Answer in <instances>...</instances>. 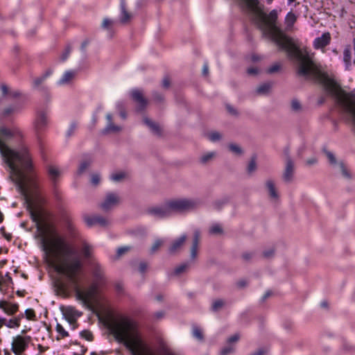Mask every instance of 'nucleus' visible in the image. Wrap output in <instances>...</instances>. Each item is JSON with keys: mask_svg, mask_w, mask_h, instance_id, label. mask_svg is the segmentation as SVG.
Segmentation results:
<instances>
[{"mask_svg": "<svg viewBox=\"0 0 355 355\" xmlns=\"http://www.w3.org/2000/svg\"><path fill=\"white\" fill-rule=\"evenodd\" d=\"M36 222L41 248L44 252L46 262L58 273L65 276L73 285L75 295L86 308L92 309L98 286L93 284L87 288L78 286V277L83 268V262L73 246L60 236L51 223L41 220L33 216Z\"/></svg>", "mask_w": 355, "mask_h": 355, "instance_id": "obj_1", "label": "nucleus"}, {"mask_svg": "<svg viewBox=\"0 0 355 355\" xmlns=\"http://www.w3.org/2000/svg\"><path fill=\"white\" fill-rule=\"evenodd\" d=\"M259 28L264 35L270 37L282 49L286 51L289 57L298 61L297 73L317 81L322 85L325 90L334 97L339 107L343 119L352 125L355 124V95L343 90L340 85L329 75L322 71L309 56L301 50L291 37L286 35L275 24H258Z\"/></svg>", "mask_w": 355, "mask_h": 355, "instance_id": "obj_2", "label": "nucleus"}, {"mask_svg": "<svg viewBox=\"0 0 355 355\" xmlns=\"http://www.w3.org/2000/svg\"><path fill=\"white\" fill-rule=\"evenodd\" d=\"M171 214L173 212H182L193 209L196 202L193 200L180 198L167 201Z\"/></svg>", "mask_w": 355, "mask_h": 355, "instance_id": "obj_3", "label": "nucleus"}, {"mask_svg": "<svg viewBox=\"0 0 355 355\" xmlns=\"http://www.w3.org/2000/svg\"><path fill=\"white\" fill-rule=\"evenodd\" d=\"M327 159H329V164L334 168H338L341 173L343 178L347 181H351L353 179V173L349 171L346 164L343 161H338L336 156L330 151H324Z\"/></svg>", "mask_w": 355, "mask_h": 355, "instance_id": "obj_4", "label": "nucleus"}, {"mask_svg": "<svg viewBox=\"0 0 355 355\" xmlns=\"http://www.w3.org/2000/svg\"><path fill=\"white\" fill-rule=\"evenodd\" d=\"M130 97L136 104L137 111H144L148 105V101L146 98L143 90L139 89H132L130 92Z\"/></svg>", "mask_w": 355, "mask_h": 355, "instance_id": "obj_5", "label": "nucleus"}, {"mask_svg": "<svg viewBox=\"0 0 355 355\" xmlns=\"http://www.w3.org/2000/svg\"><path fill=\"white\" fill-rule=\"evenodd\" d=\"M30 340V337L21 335L14 337L12 342V352L16 355L23 354L28 347Z\"/></svg>", "mask_w": 355, "mask_h": 355, "instance_id": "obj_6", "label": "nucleus"}, {"mask_svg": "<svg viewBox=\"0 0 355 355\" xmlns=\"http://www.w3.org/2000/svg\"><path fill=\"white\" fill-rule=\"evenodd\" d=\"M286 155V164L285 168L282 174V179L284 182L290 183L293 180L295 175V164L293 160L289 155L288 150L285 152Z\"/></svg>", "mask_w": 355, "mask_h": 355, "instance_id": "obj_7", "label": "nucleus"}, {"mask_svg": "<svg viewBox=\"0 0 355 355\" xmlns=\"http://www.w3.org/2000/svg\"><path fill=\"white\" fill-rule=\"evenodd\" d=\"M187 240L186 235H182L180 238L173 240L168 246V253L172 255L178 254L183 249Z\"/></svg>", "mask_w": 355, "mask_h": 355, "instance_id": "obj_8", "label": "nucleus"}, {"mask_svg": "<svg viewBox=\"0 0 355 355\" xmlns=\"http://www.w3.org/2000/svg\"><path fill=\"white\" fill-rule=\"evenodd\" d=\"M119 202V196L116 193H110L106 196L104 201L101 203V207L103 211H107L114 206H116Z\"/></svg>", "mask_w": 355, "mask_h": 355, "instance_id": "obj_9", "label": "nucleus"}, {"mask_svg": "<svg viewBox=\"0 0 355 355\" xmlns=\"http://www.w3.org/2000/svg\"><path fill=\"white\" fill-rule=\"evenodd\" d=\"M84 220L89 226L98 225L101 227H106L110 224L107 218L101 216H85Z\"/></svg>", "mask_w": 355, "mask_h": 355, "instance_id": "obj_10", "label": "nucleus"}, {"mask_svg": "<svg viewBox=\"0 0 355 355\" xmlns=\"http://www.w3.org/2000/svg\"><path fill=\"white\" fill-rule=\"evenodd\" d=\"M149 213L157 218H164L171 215L167 201L161 206L150 208Z\"/></svg>", "mask_w": 355, "mask_h": 355, "instance_id": "obj_11", "label": "nucleus"}, {"mask_svg": "<svg viewBox=\"0 0 355 355\" xmlns=\"http://www.w3.org/2000/svg\"><path fill=\"white\" fill-rule=\"evenodd\" d=\"M0 309L6 314L12 315L17 312L19 305L16 303H12L6 300L0 301Z\"/></svg>", "mask_w": 355, "mask_h": 355, "instance_id": "obj_12", "label": "nucleus"}, {"mask_svg": "<svg viewBox=\"0 0 355 355\" xmlns=\"http://www.w3.org/2000/svg\"><path fill=\"white\" fill-rule=\"evenodd\" d=\"M200 241V232L199 230H196L193 233V239L191 248V258L193 260L197 258Z\"/></svg>", "mask_w": 355, "mask_h": 355, "instance_id": "obj_13", "label": "nucleus"}, {"mask_svg": "<svg viewBox=\"0 0 355 355\" xmlns=\"http://www.w3.org/2000/svg\"><path fill=\"white\" fill-rule=\"evenodd\" d=\"M331 41V35L327 32L322 34L320 37L315 40L313 45L315 49H322L329 44Z\"/></svg>", "mask_w": 355, "mask_h": 355, "instance_id": "obj_14", "label": "nucleus"}, {"mask_svg": "<svg viewBox=\"0 0 355 355\" xmlns=\"http://www.w3.org/2000/svg\"><path fill=\"white\" fill-rule=\"evenodd\" d=\"M47 171L50 179L53 182V184L55 185L61 175V171L57 166L54 165H49L47 166Z\"/></svg>", "mask_w": 355, "mask_h": 355, "instance_id": "obj_15", "label": "nucleus"}, {"mask_svg": "<svg viewBox=\"0 0 355 355\" xmlns=\"http://www.w3.org/2000/svg\"><path fill=\"white\" fill-rule=\"evenodd\" d=\"M266 186L268 190L270 197L273 200L277 201L279 198V195L274 181L272 180H268L266 182Z\"/></svg>", "mask_w": 355, "mask_h": 355, "instance_id": "obj_16", "label": "nucleus"}, {"mask_svg": "<svg viewBox=\"0 0 355 355\" xmlns=\"http://www.w3.org/2000/svg\"><path fill=\"white\" fill-rule=\"evenodd\" d=\"M106 117L108 121V124H107L105 131L107 133H115V132H120L121 130V128L119 125H114L112 122V115L107 114Z\"/></svg>", "mask_w": 355, "mask_h": 355, "instance_id": "obj_17", "label": "nucleus"}, {"mask_svg": "<svg viewBox=\"0 0 355 355\" xmlns=\"http://www.w3.org/2000/svg\"><path fill=\"white\" fill-rule=\"evenodd\" d=\"M76 72L74 71H69L64 73L62 78L60 80L59 83L61 85L70 83L76 76Z\"/></svg>", "mask_w": 355, "mask_h": 355, "instance_id": "obj_18", "label": "nucleus"}, {"mask_svg": "<svg viewBox=\"0 0 355 355\" xmlns=\"http://www.w3.org/2000/svg\"><path fill=\"white\" fill-rule=\"evenodd\" d=\"M144 121L152 130V131L154 133L158 135H161L162 130L159 125L157 123L153 122L150 119L146 117L144 119Z\"/></svg>", "mask_w": 355, "mask_h": 355, "instance_id": "obj_19", "label": "nucleus"}, {"mask_svg": "<svg viewBox=\"0 0 355 355\" xmlns=\"http://www.w3.org/2000/svg\"><path fill=\"white\" fill-rule=\"evenodd\" d=\"M75 312L76 311L72 309H67L66 312L64 313V316L69 322V324L72 325L73 329H75L76 328V320L73 318Z\"/></svg>", "mask_w": 355, "mask_h": 355, "instance_id": "obj_20", "label": "nucleus"}, {"mask_svg": "<svg viewBox=\"0 0 355 355\" xmlns=\"http://www.w3.org/2000/svg\"><path fill=\"white\" fill-rule=\"evenodd\" d=\"M23 315H21L8 320V322H6V327L10 329L19 327L20 326L21 319Z\"/></svg>", "mask_w": 355, "mask_h": 355, "instance_id": "obj_21", "label": "nucleus"}, {"mask_svg": "<svg viewBox=\"0 0 355 355\" xmlns=\"http://www.w3.org/2000/svg\"><path fill=\"white\" fill-rule=\"evenodd\" d=\"M271 87H272V84L270 83H266L260 85L257 88L256 92L258 94H261V95L266 94L270 92Z\"/></svg>", "mask_w": 355, "mask_h": 355, "instance_id": "obj_22", "label": "nucleus"}, {"mask_svg": "<svg viewBox=\"0 0 355 355\" xmlns=\"http://www.w3.org/2000/svg\"><path fill=\"white\" fill-rule=\"evenodd\" d=\"M94 276L98 279L101 280L104 277V272L101 266L98 263H94L93 268Z\"/></svg>", "mask_w": 355, "mask_h": 355, "instance_id": "obj_23", "label": "nucleus"}, {"mask_svg": "<svg viewBox=\"0 0 355 355\" xmlns=\"http://www.w3.org/2000/svg\"><path fill=\"white\" fill-rule=\"evenodd\" d=\"M82 252L85 259H90L93 252L92 247L88 243H84L83 244Z\"/></svg>", "mask_w": 355, "mask_h": 355, "instance_id": "obj_24", "label": "nucleus"}, {"mask_svg": "<svg viewBox=\"0 0 355 355\" xmlns=\"http://www.w3.org/2000/svg\"><path fill=\"white\" fill-rule=\"evenodd\" d=\"M46 123V117L44 113L38 115L35 122V126L37 130L42 129Z\"/></svg>", "mask_w": 355, "mask_h": 355, "instance_id": "obj_25", "label": "nucleus"}, {"mask_svg": "<svg viewBox=\"0 0 355 355\" xmlns=\"http://www.w3.org/2000/svg\"><path fill=\"white\" fill-rule=\"evenodd\" d=\"M128 177V173L125 171H119L112 174L111 178L114 182L123 181Z\"/></svg>", "mask_w": 355, "mask_h": 355, "instance_id": "obj_26", "label": "nucleus"}, {"mask_svg": "<svg viewBox=\"0 0 355 355\" xmlns=\"http://www.w3.org/2000/svg\"><path fill=\"white\" fill-rule=\"evenodd\" d=\"M55 329L58 334L57 340L62 339L69 336L68 332L65 331L64 327L60 324H57Z\"/></svg>", "mask_w": 355, "mask_h": 355, "instance_id": "obj_27", "label": "nucleus"}, {"mask_svg": "<svg viewBox=\"0 0 355 355\" xmlns=\"http://www.w3.org/2000/svg\"><path fill=\"white\" fill-rule=\"evenodd\" d=\"M209 233L212 235H221L223 234V230L220 225L214 224L209 228Z\"/></svg>", "mask_w": 355, "mask_h": 355, "instance_id": "obj_28", "label": "nucleus"}, {"mask_svg": "<svg viewBox=\"0 0 355 355\" xmlns=\"http://www.w3.org/2000/svg\"><path fill=\"white\" fill-rule=\"evenodd\" d=\"M225 304V300L222 299H218L213 302L211 309L213 311H218L220 309H222Z\"/></svg>", "mask_w": 355, "mask_h": 355, "instance_id": "obj_29", "label": "nucleus"}, {"mask_svg": "<svg viewBox=\"0 0 355 355\" xmlns=\"http://www.w3.org/2000/svg\"><path fill=\"white\" fill-rule=\"evenodd\" d=\"M132 19V15L128 12L124 6L121 7V22H127Z\"/></svg>", "mask_w": 355, "mask_h": 355, "instance_id": "obj_30", "label": "nucleus"}, {"mask_svg": "<svg viewBox=\"0 0 355 355\" xmlns=\"http://www.w3.org/2000/svg\"><path fill=\"white\" fill-rule=\"evenodd\" d=\"M164 241L162 239H157L154 243L152 245L150 248V252L155 253L157 250L160 249V248L164 245Z\"/></svg>", "mask_w": 355, "mask_h": 355, "instance_id": "obj_31", "label": "nucleus"}, {"mask_svg": "<svg viewBox=\"0 0 355 355\" xmlns=\"http://www.w3.org/2000/svg\"><path fill=\"white\" fill-rule=\"evenodd\" d=\"M207 137L209 140L212 141H216L220 140L222 137V135L220 132L214 131L207 133Z\"/></svg>", "mask_w": 355, "mask_h": 355, "instance_id": "obj_32", "label": "nucleus"}, {"mask_svg": "<svg viewBox=\"0 0 355 355\" xmlns=\"http://www.w3.org/2000/svg\"><path fill=\"white\" fill-rule=\"evenodd\" d=\"M228 148L230 151L235 153L236 155H240L243 153L241 148L236 144H230L228 145Z\"/></svg>", "mask_w": 355, "mask_h": 355, "instance_id": "obj_33", "label": "nucleus"}, {"mask_svg": "<svg viewBox=\"0 0 355 355\" xmlns=\"http://www.w3.org/2000/svg\"><path fill=\"white\" fill-rule=\"evenodd\" d=\"M291 109L295 112H299L302 110V105L299 101L293 99L291 101Z\"/></svg>", "mask_w": 355, "mask_h": 355, "instance_id": "obj_34", "label": "nucleus"}, {"mask_svg": "<svg viewBox=\"0 0 355 355\" xmlns=\"http://www.w3.org/2000/svg\"><path fill=\"white\" fill-rule=\"evenodd\" d=\"M214 157H215V153H214V152L208 153L202 155L200 157V162L202 164H206L208 162H209L210 160L213 159Z\"/></svg>", "mask_w": 355, "mask_h": 355, "instance_id": "obj_35", "label": "nucleus"}, {"mask_svg": "<svg viewBox=\"0 0 355 355\" xmlns=\"http://www.w3.org/2000/svg\"><path fill=\"white\" fill-rule=\"evenodd\" d=\"M113 24H102L101 28L103 31L107 33L109 36H112L113 35Z\"/></svg>", "mask_w": 355, "mask_h": 355, "instance_id": "obj_36", "label": "nucleus"}, {"mask_svg": "<svg viewBox=\"0 0 355 355\" xmlns=\"http://www.w3.org/2000/svg\"><path fill=\"white\" fill-rule=\"evenodd\" d=\"M344 62L346 63L347 67L350 65V60H351V53L350 51L348 48L345 49L344 51Z\"/></svg>", "mask_w": 355, "mask_h": 355, "instance_id": "obj_37", "label": "nucleus"}, {"mask_svg": "<svg viewBox=\"0 0 355 355\" xmlns=\"http://www.w3.org/2000/svg\"><path fill=\"white\" fill-rule=\"evenodd\" d=\"M234 351V347L232 345L228 344V346L225 347L223 348L220 351L221 355H227L230 353H232Z\"/></svg>", "mask_w": 355, "mask_h": 355, "instance_id": "obj_38", "label": "nucleus"}, {"mask_svg": "<svg viewBox=\"0 0 355 355\" xmlns=\"http://www.w3.org/2000/svg\"><path fill=\"white\" fill-rule=\"evenodd\" d=\"M80 335L83 338L86 339L88 341H92L93 340V335L91 331L88 330H84L80 333Z\"/></svg>", "mask_w": 355, "mask_h": 355, "instance_id": "obj_39", "label": "nucleus"}, {"mask_svg": "<svg viewBox=\"0 0 355 355\" xmlns=\"http://www.w3.org/2000/svg\"><path fill=\"white\" fill-rule=\"evenodd\" d=\"M90 162L88 160L83 161L80 163V166L78 168V173H83L89 166Z\"/></svg>", "mask_w": 355, "mask_h": 355, "instance_id": "obj_40", "label": "nucleus"}, {"mask_svg": "<svg viewBox=\"0 0 355 355\" xmlns=\"http://www.w3.org/2000/svg\"><path fill=\"white\" fill-rule=\"evenodd\" d=\"M257 168V164H256V160L254 158H252L248 166V171L249 173H252L253 171H254Z\"/></svg>", "mask_w": 355, "mask_h": 355, "instance_id": "obj_41", "label": "nucleus"}, {"mask_svg": "<svg viewBox=\"0 0 355 355\" xmlns=\"http://www.w3.org/2000/svg\"><path fill=\"white\" fill-rule=\"evenodd\" d=\"M297 19L296 15L289 12L286 17V22H295Z\"/></svg>", "mask_w": 355, "mask_h": 355, "instance_id": "obj_42", "label": "nucleus"}, {"mask_svg": "<svg viewBox=\"0 0 355 355\" xmlns=\"http://www.w3.org/2000/svg\"><path fill=\"white\" fill-rule=\"evenodd\" d=\"M25 315L28 320H33L35 319V313L33 309H26L25 311Z\"/></svg>", "mask_w": 355, "mask_h": 355, "instance_id": "obj_43", "label": "nucleus"}, {"mask_svg": "<svg viewBox=\"0 0 355 355\" xmlns=\"http://www.w3.org/2000/svg\"><path fill=\"white\" fill-rule=\"evenodd\" d=\"M188 267L189 266L187 264H182L175 269L174 273L175 275H180V273L186 271Z\"/></svg>", "mask_w": 355, "mask_h": 355, "instance_id": "obj_44", "label": "nucleus"}, {"mask_svg": "<svg viewBox=\"0 0 355 355\" xmlns=\"http://www.w3.org/2000/svg\"><path fill=\"white\" fill-rule=\"evenodd\" d=\"M193 336L196 338H197L198 339H199V340L203 339V335H202V331L199 328L194 327L193 329Z\"/></svg>", "mask_w": 355, "mask_h": 355, "instance_id": "obj_45", "label": "nucleus"}, {"mask_svg": "<svg viewBox=\"0 0 355 355\" xmlns=\"http://www.w3.org/2000/svg\"><path fill=\"white\" fill-rule=\"evenodd\" d=\"M46 76L47 75L46 74L42 77L35 78L33 81L34 86L37 87L40 85H41L46 79Z\"/></svg>", "mask_w": 355, "mask_h": 355, "instance_id": "obj_46", "label": "nucleus"}, {"mask_svg": "<svg viewBox=\"0 0 355 355\" xmlns=\"http://www.w3.org/2000/svg\"><path fill=\"white\" fill-rule=\"evenodd\" d=\"M130 247H121L120 248L118 249L117 250V256L119 257L121 256H122L123 254H125L126 252H128V251H130Z\"/></svg>", "mask_w": 355, "mask_h": 355, "instance_id": "obj_47", "label": "nucleus"}, {"mask_svg": "<svg viewBox=\"0 0 355 355\" xmlns=\"http://www.w3.org/2000/svg\"><path fill=\"white\" fill-rule=\"evenodd\" d=\"M171 85V79L168 76H164L162 80V87L165 89L169 88Z\"/></svg>", "mask_w": 355, "mask_h": 355, "instance_id": "obj_48", "label": "nucleus"}, {"mask_svg": "<svg viewBox=\"0 0 355 355\" xmlns=\"http://www.w3.org/2000/svg\"><path fill=\"white\" fill-rule=\"evenodd\" d=\"M240 338V335L239 334H236L234 336H231L228 340V344L231 345L232 343L237 342Z\"/></svg>", "mask_w": 355, "mask_h": 355, "instance_id": "obj_49", "label": "nucleus"}, {"mask_svg": "<svg viewBox=\"0 0 355 355\" xmlns=\"http://www.w3.org/2000/svg\"><path fill=\"white\" fill-rule=\"evenodd\" d=\"M148 268V264L146 262H141L139 266V270L141 273H144Z\"/></svg>", "mask_w": 355, "mask_h": 355, "instance_id": "obj_50", "label": "nucleus"}, {"mask_svg": "<svg viewBox=\"0 0 355 355\" xmlns=\"http://www.w3.org/2000/svg\"><path fill=\"white\" fill-rule=\"evenodd\" d=\"M279 68H280V66L277 64H275L272 65V67H270L268 69V72L270 73L277 72L279 69Z\"/></svg>", "mask_w": 355, "mask_h": 355, "instance_id": "obj_51", "label": "nucleus"}, {"mask_svg": "<svg viewBox=\"0 0 355 355\" xmlns=\"http://www.w3.org/2000/svg\"><path fill=\"white\" fill-rule=\"evenodd\" d=\"M274 252H275V250L273 248L269 249V250L263 252V256L266 258H270L272 256H273Z\"/></svg>", "mask_w": 355, "mask_h": 355, "instance_id": "obj_52", "label": "nucleus"}, {"mask_svg": "<svg viewBox=\"0 0 355 355\" xmlns=\"http://www.w3.org/2000/svg\"><path fill=\"white\" fill-rule=\"evenodd\" d=\"M100 182V176L98 174H93L92 176V182L96 185Z\"/></svg>", "mask_w": 355, "mask_h": 355, "instance_id": "obj_53", "label": "nucleus"}, {"mask_svg": "<svg viewBox=\"0 0 355 355\" xmlns=\"http://www.w3.org/2000/svg\"><path fill=\"white\" fill-rule=\"evenodd\" d=\"M154 99L157 103H162L164 101V96L158 93L154 94Z\"/></svg>", "mask_w": 355, "mask_h": 355, "instance_id": "obj_54", "label": "nucleus"}, {"mask_svg": "<svg viewBox=\"0 0 355 355\" xmlns=\"http://www.w3.org/2000/svg\"><path fill=\"white\" fill-rule=\"evenodd\" d=\"M117 107L119 109V110L120 111V115L123 118V119H125L126 118V114H125V112L123 109V107L121 104H119L117 105Z\"/></svg>", "mask_w": 355, "mask_h": 355, "instance_id": "obj_55", "label": "nucleus"}, {"mask_svg": "<svg viewBox=\"0 0 355 355\" xmlns=\"http://www.w3.org/2000/svg\"><path fill=\"white\" fill-rule=\"evenodd\" d=\"M258 72H259V70L256 67H252V68H249L248 69V73L250 74V75L254 76V75L257 74Z\"/></svg>", "mask_w": 355, "mask_h": 355, "instance_id": "obj_56", "label": "nucleus"}, {"mask_svg": "<svg viewBox=\"0 0 355 355\" xmlns=\"http://www.w3.org/2000/svg\"><path fill=\"white\" fill-rule=\"evenodd\" d=\"M70 52H71L70 48H67L65 49L64 52L63 53V54L62 55V57H61L62 60H65L67 58V57L69 56Z\"/></svg>", "mask_w": 355, "mask_h": 355, "instance_id": "obj_57", "label": "nucleus"}, {"mask_svg": "<svg viewBox=\"0 0 355 355\" xmlns=\"http://www.w3.org/2000/svg\"><path fill=\"white\" fill-rule=\"evenodd\" d=\"M1 92H2V93H3V94L4 96H5V95H6V94L8 93V87H7L6 85H4V84H2V85H1Z\"/></svg>", "mask_w": 355, "mask_h": 355, "instance_id": "obj_58", "label": "nucleus"}, {"mask_svg": "<svg viewBox=\"0 0 355 355\" xmlns=\"http://www.w3.org/2000/svg\"><path fill=\"white\" fill-rule=\"evenodd\" d=\"M227 109L228 112H229L230 114H234V115L237 114V112H236V110L234 107H232V106H230V105H227Z\"/></svg>", "mask_w": 355, "mask_h": 355, "instance_id": "obj_59", "label": "nucleus"}, {"mask_svg": "<svg viewBox=\"0 0 355 355\" xmlns=\"http://www.w3.org/2000/svg\"><path fill=\"white\" fill-rule=\"evenodd\" d=\"M315 163H317V159L315 157H312L306 160V164L308 165H312Z\"/></svg>", "mask_w": 355, "mask_h": 355, "instance_id": "obj_60", "label": "nucleus"}, {"mask_svg": "<svg viewBox=\"0 0 355 355\" xmlns=\"http://www.w3.org/2000/svg\"><path fill=\"white\" fill-rule=\"evenodd\" d=\"M266 353V351L263 349H259L258 351L255 352L254 354L251 355H265Z\"/></svg>", "mask_w": 355, "mask_h": 355, "instance_id": "obj_61", "label": "nucleus"}, {"mask_svg": "<svg viewBox=\"0 0 355 355\" xmlns=\"http://www.w3.org/2000/svg\"><path fill=\"white\" fill-rule=\"evenodd\" d=\"M242 257L245 260L248 261L251 259L252 254L250 252H245V253L243 254Z\"/></svg>", "mask_w": 355, "mask_h": 355, "instance_id": "obj_62", "label": "nucleus"}, {"mask_svg": "<svg viewBox=\"0 0 355 355\" xmlns=\"http://www.w3.org/2000/svg\"><path fill=\"white\" fill-rule=\"evenodd\" d=\"M247 282L245 280H241L239 281L238 283H237V285L240 287V288H243L245 287L246 285H247Z\"/></svg>", "mask_w": 355, "mask_h": 355, "instance_id": "obj_63", "label": "nucleus"}, {"mask_svg": "<svg viewBox=\"0 0 355 355\" xmlns=\"http://www.w3.org/2000/svg\"><path fill=\"white\" fill-rule=\"evenodd\" d=\"M3 112L5 115H9L13 112V109L11 107L6 108L4 110Z\"/></svg>", "mask_w": 355, "mask_h": 355, "instance_id": "obj_64", "label": "nucleus"}]
</instances>
